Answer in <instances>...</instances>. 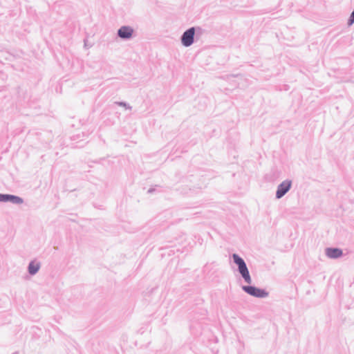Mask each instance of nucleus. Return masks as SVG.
Returning a JSON list of instances; mask_svg holds the SVG:
<instances>
[{"instance_id": "obj_6", "label": "nucleus", "mask_w": 354, "mask_h": 354, "mask_svg": "<svg viewBox=\"0 0 354 354\" xmlns=\"http://www.w3.org/2000/svg\"><path fill=\"white\" fill-rule=\"evenodd\" d=\"M133 32V28L129 26H122L118 30V35L123 39L130 38Z\"/></svg>"}, {"instance_id": "obj_8", "label": "nucleus", "mask_w": 354, "mask_h": 354, "mask_svg": "<svg viewBox=\"0 0 354 354\" xmlns=\"http://www.w3.org/2000/svg\"><path fill=\"white\" fill-rule=\"evenodd\" d=\"M40 266L39 264L37 263H35L34 261H32L28 266V271L30 274H35L39 269Z\"/></svg>"}, {"instance_id": "obj_1", "label": "nucleus", "mask_w": 354, "mask_h": 354, "mask_svg": "<svg viewBox=\"0 0 354 354\" xmlns=\"http://www.w3.org/2000/svg\"><path fill=\"white\" fill-rule=\"evenodd\" d=\"M232 257H233L234 263L239 267V271L240 274H241V276L243 277V278L244 279L245 282H247L248 283H251L252 279H251L249 271L248 270V268H247L246 264L244 262V261L236 254H234Z\"/></svg>"}, {"instance_id": "obj_4", "label": "nucleus", "mask_w": 354, "mask_h": 354, "mask_svg": "<svg viewBox=\"0 0 354 354\" xmlns=\"http://www.w3.org/2000/svg\"><path fill=\"white\" fill-rule=\"evenodd\" d=\"M291 187V182L289 180H285L281 183L278 188L276 193V196L277 198H281L283 196L286 194V193L290 189Z\"/></svg>"}, {"instance_id": "obj_3", "label": "nucleus", "mask_w": 354, "mask_h": 354, "mask_svg": "<svg viewBox=\"0 0 354 354\" xmlns=\"http://www.w3.org/2000/svg\"><path fill=\"white\" fill-rule=\"evenodd\" d=\"M243 289L245 292L250 295L257 297H264L268 295V293L263 290L259 289L253 286H243Z\"/></svg>"}, {"instance_id": "obj_2", "label": "nucleus", "mask_w": 354, "mask_h": 354, "mask_svg": "<svg viewBox=\"0 0 354 354\" xmlns=\"http://www.w3.org/2000/svg\"><path fill=\"white\" fill-rule=\"evenodd\" d=\"M195 34L194 28H190L187 31H185L182 36V44L185 46H189L192 44L194 41V36Z\"/></svg>"}, {"instance_id": "obj_5", "label": "nucleus", "mask_w": 354, "mask_h": 354, "mask_svg": "<svg viewBox=\"0 0 354 354\" xmlns=\"http://www.w3.org/2000/svg\"><path fill=\"white\" fill-rule=\"evenodd\" d=\"M0 201L1 202H7L10 201L12 203L15 204H21L23 203V200L16 196L9 195V194H0Z\"/></svg>"}, {"instance_id": "obj_7", "label": "nucleus", "mask_w": 354, "mask_h": 354, "mask_svg": "<svg viewBox=\"0 0 354 354\" xmlns=\"http://www.w3.org/2000/svg\"><path fill=\"white\" fill-rule=\"evenodd\" d=\"M326 253L330 258H337L342 256V251L338 248H328Z\"/></svg>"}]
</instances>
